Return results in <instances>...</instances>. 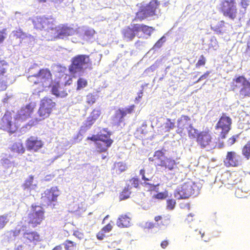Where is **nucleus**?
I'll return each mask as SVG.
<instances>
[{
    "instance_id": "nucleus-1",
    "label": "nucleus",
    "mask_w": 250,
    "mask_h": 250,
    "mask_svg": "<svg viewBox=\"0 0 250 250\" xmlns=\"http://www.w3.org/2000/svg\"><path fill=\"white\" fill-rule=\"evenodd\" d=\"M32 23L36 29L46 31L51 40L63 39L72 36L75 32L73 28L66 24H60L54 27L56 22L51 16H36L32 19Z\"/></svg>"
},
{
    "instance_id": "nucleus-2",
    "label": "nucleus",
    "mask_w": 250,
    "mask_h": 250,
    "mask_svg": "<svg viewBox=\"0 0 250 250\" xmlns=\"http://www.w3.org/2000/svg\"><path fill=\"white\" fill-rule=\"evenodd\" d=\"M154 31V28L145 24L133 23L127 26L122 31L123 39L128 42L132 41L137 36L139 38L144 36H150Z\"/></svg>"
},
{
    "instance_id": "nucleus-3",
    "label": "nucleus",
    "mask_w": 250,
    "mask_h": 250,
    "mask_svg": "<svg viewBox=\"0 0 250 250\" xmlns=\"http://www.w3.org/2000/svg\"><path fill=\"white\" fill-rule=\"evenodd\" d=\"M161 2L158 0H151L145 5L140 7L133 21H143L148 17L157 16L161 13Z\"/></svg>"
},
{
    "instance_id": "nucleus-4",
    "label": "nucleus",
    "mask_w": 250,
    "mask_h": 250,
    "mask_svg": "<svg viewBox=\"0 0 250 250\" xmlns=\"http://www.w3.org/2000/svg\"><path fill=\"white\" fill-rule=\"evenodd\" d=\"M149 162L154 163L156 170L163 168L165 170H173L176 167V163L173 159L167 157L162 150H156L153 156L148 158Z\"/></svg>"
},
{
    "instance_id": "nucleus-5",
    "label": "nucleus",
    "mask_w": 250,
    "mask_h": 250,
    "mask_svg": "<svg viewBox=\"0 0 250 250\" xmlns=\"http://www.w3.org/2000/svg\"><path fill=\"white\" fill-rule=\"evenodd\" d=\"M56 103L53 99L44 97L41 99L39 104V107L37 114L38 118L35 119L36 122H40L48 118L53 111L56 108Z\"/></svg>"
},
{
    "instance_id": "nucleus-6",
    "label": "nucleus",
    "mask_w": 250,
    "mask_h": 250,
    "mask_svg": "<svg viewBox=\"0 0 250 250\" xmlns=\"http://www.w3.org/2000/svg\"><path fill=\"white\" fill-rule=\"evenodd\" d=\"M45 218V210L43 207L32 204L27 214L26 221L29 227L35 228L42 223Z\"/></svg>"
},
{
    "instance_id": "nucleus-7",
    "label": "nucleus",
    "mask_w": 250,
    "mask_h": 250,
    "mask_svg": "<svg viewBox=\"0 0 250 250\" xmlns=\"http://www.w3.org/2000/svg\"><path fill=\"white\" fill-rule=\"evenodd\" d=\"M27 79L32 85L40 84L42 87H47L52 82V74L49 68H43L36 74L28 76Z\"/></svg>"
},
{
    "instance_id": "nucleus-8",
    "label": "nucleus",
    "mask_w": 250,
    "mask_h": 250,
    "mask_svg": "<svg viewBox=\"0 0 250 250\" xmlns=\"http://www.w3.org/2000/svg\"><path fill=\"white\" fill-rule=\"evenodd\" d=\"M61 191L57 186L52 187L43 191L41 194L42 202L47 207L54 208L58 202Z\"/></svg>"
},
{
    "instance_id": "nucleus-9",
    "label": "nucleus",
    "mask_w": 250,
    "mask_h": 250,
    "mask_svg": "<svg viewBox=\"0 0 250 250\" xmlns=\"http://www.w3.org/2000/svg\"><path fill=\"white\" fill-rule=\"evenodd\" d=\"M91 61L88 55H78L72 59L71 63L69 66V71L72 74L81 72L85 65H91Z\"/></svg>"
},
{
    "instance_id": "nucleus-10",
    "label": "nucleus",
    "mask_w": 250,
    "mask_h": 250,
    "mask_svg": "<svg viewBox=\"0 0 250 250\" xmlns=\"http://www.w3.org/2000/svg\"><path fill=\"white\" fill-rule=\"evenodd\" d=\"M231 119L227 116L226 113H222L215 126V129L219 131V138L221 139L226 138L231 129Z\"/></svg>"
},
{
    "instance_id": "nucleus-11",
    "label": "nucleus",
    "mask_w": 250,
    "mask_h": 250,
    "mask_svg": "<svg viewBox=\"0 0 250 250\" xmlns=\"http://www.w3.org/2000/svg\"><path fill=\"white\" fill-rule=\"evenodd\" d=\"M220 11L225 17L234 20L237 14L235 0H223L220 3Z\"/></svg>"
},
{
    "instance_id": "nucleus-12",
    "label": "nucleus",
    "mask_w": 250,
    "mask_h": 250,
    "mask_svg": "<svg viewBox=\"0 0 250 250\" xmlns=\"http://www.w3.org/2000/svg\"><path fill=\"white\" fill-rule=\"evenodd\" d=\"M199 189L195 183L189 180L185 182L179 189L178 193L182 198H188L189 196L197 194Z\"/></svg>"
},
{
    "instance_id": "nucleus-13",
    "label": "nucleus",
    "mask_w": 250,
    "mask_h": 250,
    "mask_svg": "<svg viewBox=\"0 0 250 250\" xmlns=\"http://www.w3.org/2000/svg\"><path fill=\"white\" fill-rule=\"evenodd\" d=\"M242 162V156L236 151H229L227 152L223 163L227 167H237Z\"/></svg>"
},
{
    "instance_id": "nucleus-14",
    "label": "nucleus",
    "mask_w": 250,
    "mask_h": 250,
    "mask_svg": "<svg viewBox=\"0 0 250 250\" xmlns=\"http://www.w3.org/2000/svg\"><path fill=\"white\" fill-rule=\"evenodd\" d=\"M36 104L30 102L22 106L16 114L15 119L18 121L23 122L31 117L34 113Z\"/></svg>"
},
{
    "instance_id": "nucleus-15",
    "label": "nucleus",
    "mask_w": 250,
    "mask_h": 250,
    "mask_svg": "<svg viewBox=\"0 0 250 250\" xmlns=\"http://www.w3.org/2000/svg\"><path fill=\"white\" fill-rule=\"evenodd\" d=\"M12 119L11 113L6 111L0 121V129L11 133L15 132L17 127L12 123Z\"/></svg>"
},
{
    "instance_id": "nucleus-16",
    "label": "nucleus",
    "mask_w": 250,
    "mask_h": 250,
    "mask_svg": "<svg viewBox=\"0 0 250 250\" xmlns=\"http://www.w3.org/2000/svg\"><path fill=\"white\" fill-rule=\"evenodd\" d=\"M41 240L40 235L35 231H25L22 235L24 244L29 247H33Z\"/></svg>"
},
{
    "instance_id": "nucleus-17",
    "label": "nucleus",
    "mask_w": 250,
    "mask_h": 250,
    "mask_svg": "<svg viewBox=\"0 0 250 250\" xmlns=\"http://www.w3.org/2000/svg\"><path fill=\"white\" fill-rule=\"evenodd\" d=\"M44 143L37 137L31 136L25 141V146L29 151L38 152L43 146Z\"/></svg>"
},
{
    "instance_id": "nucleus-18",
    "label": "nucleus",
    "mask_w": 250,
    "mask_h": 250,
    "mask_svg": "<svg viewBox=\"0 0 250 250\" xmlns=\"http://www.w3.org/2000/svg\"><path fill=\"white\" fill-rule=\"evenodd\" d=\"M196 142L202 148L213 146L212 138L208 131H203L197 134Z\"/></svg>"
},
{
    "instance_id": "nucleus-19",
    "label": "nucleus",
    "mask_w": 250,
    "mask_h": 250,
    "mask_svg": "<svg viewBox=\"0 0 250 250\" xmlns=\"http://www.w3.org/2000/svg\"><path fill=\"white\" fill-rule=\"evenodd\" d=\"M135 106L134 104L128 106L125 109L119 108L115 113L112 120L118 125H120L124 121V118L127 114L132 113L135 109Z\"/></svg>"
},
{
    "instance_id": "nucleus-20",
    "label": "nucleus",
    "mask_w": 250,
    "mask_h": 250,
    "mask_svg": "<svg viewBox=\"0 0 250 250\" xmlns=\"http://www.w3.org/2000/svg\"><path fill=\"white\" fill-rule=\"evenodd\" d=\"M190 118L187 115H182L177 120V129L176 132L181 135L185 134V129H187L190 125Z\"/></svg>"
},
{
    "instance_id": "nucleus-21",
    "label": "nucleus",
    "mask_w": 250,
    "mask_h": 250,
    "mask_svg": "<svg viewBox=\"0 0 250 250\" xmlns=\"http://www.w3.org/2000/svg\"><path fill=\"white\" fill-rule=\"evenodd\" d=\"M248 81L244 76H239L233 79L231 85L232 90L239 92Z\"/></svg>"
},
{
    "instance_id": "nucleus-22",
    "label": "nucleus",
    "mask_w": 250,
    "mask_h": 250,
    "mask_svg": "<svg viewBox=\"0 0 250 250\" xmlns=\"http://www.w3.org/2000/svg\"><path fill=\"white\" fill-rule=\"evenodd\" d=\"M116 224L120 228H127L131 226V218L127 214L120 215L117 220Z\"/></svg>"
},
{
    "instance_id": "nucleus-23",
    "label": "nucleus",
    "mask_w": 250,
    "mask_h": 250,
    "mask_svg": "<svg viewBox=\"0 0 250 250\" xmlns=\"http://www.w3.org/2000/svg\"><path fill=\"white\" fill-rule=\"evenodd\" d=\"M51 93L57 97L64 98L67 95V93L65 90L60 87V84L58 83H55L52 87Z\"/></svg>"
},
{
    "instance_id": "nucleus-24",
    "label": "nucleus",
    "mask_w": 250,
    "mask_h": 250,
    "mask_svg": "<svg viewBox=\"0 0 250 250\" xmlns=\"http://www.w3.org/2000/svg\"><path fill=\"white\" fill-rule=\"evenodd\" d=\"M154 220L159 226H167L170 223V217L169 215H158L154 217Z\"/></svg>"
},
{
    "instance_id": "nucleus-25",
    "label": "nucleus",
    "mask_w": 250,
    "mask_h": 250,
    "mask_svg": "<svg viewBox=\"0 0 250 250\" xmlns=\"http://www.w3.org/2000/svg\"><path fill=\"white\" fill-rule=\"evenodd\" d=\"M106 142H103V141H98L95 143L96 149L98 151L100 152H105L107 150L108 148L110 146L112 143H111V142L109 141H106Z\"/></svg>"
},
{
    "instance_id": "nucleus-26",
    "label": "nucleus",
    "mask_w": 250,
    "mask_h": 250,
    "mask_svg": "<svg viewBox=\"0 0 250 250\" xmlns=\"http://www.w3.org/2000/svg\"><path fill=\"white\" fill-rule=\"evenodd\" d=\"M11 151L18 154H22L25 151V148L21 143H15L10 148Z\"/></svg>"
},
{
    "instance_id": "nucleus-27",
    "label": "nucleus",
    "mask_w": 250,
    "mask_h": 250,
    "mask_svg": "<svg viewBox=\"0 0 250 250\" xmlns=\"http://www.w3.org/2000/svg\"><path fill=\"white\" fill-rule=\"evenodd\" d=\"M239 95L242 98L250 97V82L248 81L241 88L239 92Z\"/></svg>"
},
{
    "instance_id": "nucleus-28",
    "label": "nucleus",
    "mask_w": 250,
    "mask_h": 250,
    "mask_svg": "<svg viewBox=\"0 0 250 250\" xmlns=\"http://www.w3.org/2000/svg\"><path fill=\"white\" fill-rule=\"evenodd\" d=\"M242 153L247 160L250 158V140L242 147Z\"/></svg>"
},
{
    "instance_id": "nucleus-29",
    "label": "nucleus",
    "mask_w": 250,
    "mask_h": 250,
    "mask_svg": "<svg viewBox=\"0 0 250 250\" xmlns=\"http://www.w3.org/2000/svg\"><path fill=\"white\" fill-rule=\"evenodd\" d=\"M63 245L65 250H77L76 244L70 240H66Z\"/></svg>"
},
{
    "instance_id": "nucleus-30",
    "label": "nucleus",
    "mask_w": 250,
    "mask_h": 250,
    "mask_svg": "<svg viewBox=\"0 0 250 250\" xmlns=\"http://www.w3.org/2000/svg\"><path fill=\"white\" fill-rule=\"evenodd\" d=\"M9 221V215L8 214L0 215V229L4 228Z\"/></svg>"
},
{
    "instance_id": "nucleus-31",
    "label": "nucleus",
    "mask_w": 250,
    "mask_h": 250,
    "mask_svg": "<svg viewBox=\"0 0 250 250\" xmlns=\"http://www.w3.org/2000/svg\"><path fill=\"white\" fill-rule=\"evenodd\" d=\"M175 127V123L170 119L167 118L164 123V128L167 131H169Z\"/></svg>"
},
{
    "instance_id": "nucleus-32",
    "label": "nucleus",
    "mask_w": 250,
    "mask_h": 250,
    "mask_svg": "<svg viewBox=\"0 0 250 250\" xmlns=\"http://www.w3.org/2000/svg\"><path fill=\"white\" fill-rule=\"evenodd\" d=\"M101 114V110L99 109L95 108L93 109L92 112L90 113L89 117L96 122V121L100 117Z\"/></svg>"
},
{
    "instance_id": "nucleus-33",
    "label": "nucleus",
    "mask_w": 250,
    "mask_h": 250,
    "mask_svg": "<svg viewBox=\"0 0 250 250\" xmlns=\"http://www.w3.org/2000/svg\"><path fill=\"white\" fill-rule=\"evenodd\" d=\"M96 101V95L89 93L86 96V103L89 105L93 104Z\"/></svg>"
},
{
    "instance_id": "nucleus-34",
    "label": "nucleus",
    "mask_w": 250,
    "mask_h": 250,
    "mask_svg": "<svg viewBox=\"0 0 250 250\" xmlns=\"http://www.w3.org/2000/svg\"><path fill=\"white\" fill-rule=\"evenodd\" d=\"M87 85V80L83 78H80L77 81V90H80Z\"/></svg>"
},
{
    "instance_id": "nucleus-35",
    "label": "nucleus",
    "mask_w": 250,
    "mask_h": 250,
    "mask_svg": "<svg viewBox=\"0 0 250 250\" xmlns=\"http://www.w3.org/2000/svg\"><path fill=\"white\" fill-rule=\"evenodd\" d=\"M143 186L145 188H147L148 191H157L158 188L157 187L159 186V184L157 185H153L152 184H150L149 183L146 182L145 181L143 183Z\"/></svg>"
},
{
    "instance_id": "nucleus-36",
    "label": "nucleus",
    "mask_w": 250,
    "mask_h": 250,
    "mask_svg": "<svg viewBox=\"0 0 250 250\" xmlns=\"http://www.w3.org/2000/svg\"><path fill=\"white\" fill-rule=\"evenodd\" d=\"M187 129H188V135L189 137L191 139L196 138L197 134L199 133H197V130L194 128L191 125H190L188 128Z\"/></svg>"
},
{
    "instance_id": "nucleus-37",
    "label": "nucleus",
    "mask_w": 250,
    "mask_h": 250,
    "mask_svg": "<svg viewBox=\"0 0 250 250\" xmlns=\"http://www.w3.org/2000/svg\"><path fill=\"white\" fill-rule=\"evenodd\" d=\"M98 141H103L106 142V141H109L111 142V143H113V141L110 138V134L107 133L106 134H101L98 136Z\"/></svg>"
},
{
    "instance_id": "nucleus-38",
    "label": "nucleus",
    "mask_w": 250,
    "mask_h": 250,
    "mask_svg": "<svg viewBox=\"0 0 250 250\" xmlns=\"http://www.w3.org/2000/svg\"><path fill=\"white\" fill-rule=\"evenodd\" d=\"M8 63L4 60H0V76H3L6 72Z\"/></svg>"
},
{
    "instance_id": "nucleus-39",
    "label": "nucleus",
    "mask_w": 250,
    "mask_h": 250,
    "mask_svg": "<svg viewBox=\"0 0 250 250\" xmlns=\"http://www.w3.org/2000/svg\"><path fill=\"white\" fill-rule=\"evenodd\" d=\"M224 21H222L218 24L212 26L211 29L217 34H221L222 33V28L224 26Z\"/></svg>"
},
{
    "instance_id": "nucleus-40",
    "label": "nucleus",
    "mask_w": 250,
    "mask_h": 250,
    "mask_svg": "<svg viewBox=\"0 0 250 250\" xmlns=\"http://www.w3.org/2000/svg\"><path fill=\"white\" fill-rule=\"evenodd\" d=\"M34 180V176L30 175L28 178L25 181L23 184V187L25 189L30 188L33 184Z\"/></svg>"
},
{
    "instance_id": "nucleus-41",
    "label": "nucleus",
    "mask_w": 250,
    "mask_h": 250,
    "mask_svg": "<svg viewBox=\"0 0 250 250\" xmlns=\"http://www.w3.org/2000/svg\"><path fill=\"white\" fill-rule=\"evenodd\" d=\"M95 121H94L93 119L88 116L83 124V127L85 129L90 128L91 126L95 123Z\"/></svg>"
},
{
    "instance_id": "nucleus-42",
    "label": "nucleus",
    "mask_w": 250,
    "mask_h": 250,
    "mask_svg": "<svg viewBox=\"0 0 250 250\" xmlns=\"http://www.w3.org/2000/svg\"><path fill=\"white\" fill-rule=\"evenodd\" d=\"M168 196L167 192H161L157 193L153 196V198L159 200H163L166 199Z\"/></svg>"
},
{
    "instance_id": "nucleus-43",
    "label": "nucleus",
    "mask_w": 250,
    "mask_h": 250,
    "mask_svg": "<svg viewBox=\"0 0 250 250\" xmlns=\"http://www.w3.org/2000/svg\"><path fill=\"white\" fill-rule=\"evenodd\" d=\"M206 59L205 57L203 55H201L200 56L198 62L195 64V66L196 68H199L201 66H203L206 64Z\"/></svg>"
},
{
    "instance_id": "nucleus-44",
    "label": "nucleus",
    "mask_w": 250,
    "mask_h": 250,
    "mask_svg": "<svg viewBox=\"0 0 250 250\" xmlns=\"http://www.w3.org/2000/svg\"><path fill=\"white\" fill-rule=\"evenodd\" d=\"M8 233L10 237L15 238L20 235L21 229H15L9 231Z\"/></svg>"
},
{
    "instance_id": "nucleus-45",
    "label": "nucleus",
    "mask_w": 250,
    "mask_h": 250,
    "mask_svg": "<svg viewBox=\"0 0 250 250\" xmlns=\"http://www.w3.org/2000/svg\"><path fill=\"white\" fill-rule=\"evenodd\" d=\"M176 202L174 199H168L167 201V208L168 209H173L174 208Z\"/></svg>"
},
{
    "instance_id": "nucleus-46",
    "label": "nucleus",
    "mask_w": 250,
    "mask_h": 250,
    "mask_svg": "<svg viewBox=\"0 0 250 250\" xmlns=\"http://www.w3.org/2000/svg\"><path fill=\"white\" fill-rule=\"evenodd\" d=\"M166 42V37L165 36L162 37L154 44L155 48H160L162 46L163 43Z\"/></svg>"
},
{
    "instance_id": "nucleus-47",
    "label": "nucleus",
    "mask_w": 250,
    "mask_h": 250,
    "mask_svg": "<svg viewBox=\"0 0 250 250\" xmlns=\"http://www.w3.org/2000/svg\"><path fill=\"white\" fill-rule=\"evenodd\" d=\"M95 31L92 28H89L85 30L84 32V36L88 38H91L94 36Z\"/></svg>"
},
{
    "instance_id": "nucleus-48",
    "label": "nucleus",
    "mask_w": 250,
    "mask_h": 250,
    "mask_svg": "<svg viewBox=\"0 0 250 250\" xmlns=\"http://www.w3.org/2000/svg\"><path fill=\"white\" fill-rule=\"evenodd\" d=\"M6 38V29L3 28L0 31V44L2 43Z\"/></svg>"
},
{
    "instance_id": "nucleus-49",
    "label": "nucleus",
    "mask_w": 250,
    "mask_h": 250,
    "mask_svg": "<svg viewBox=\"0 0 250 250\" xmlns=\"http://www.w3.org/2000/svg\"><path fill=\"white\" fill-rule=\"evenodd\" d=\"M130 182L131 183V185L136 188L139 187V179L137 177H133L130 180Z\"/></svg>"
},
{
    "instance_id": "nucleus-50",
    "label": "nucleus",
    "mask_w": 250,
    "mask_h": 250,
    "mask_svg": "<svg viewBox=\"0 0 250 250\" xmlns=\"http://www.w3.org/2000/svg\"><path fill=\"white\" fill-rule=\"evenodd\" d=\"M129 196V193L127 189H125L121 193H120V198L122 200L127 199Z\"/></svg>"
},
{
    "instance_id": "nucleus-51",
    "label": "nucleus",
    "mask_w": 250,
    "mask_h": 250,
    "mask_svg": "<svg viewBox=\"0 0 250 250\" xmlns=\"http://www.w3.org/2000/svg\"><path fill=\"white\" fill-rule=\"evenodd\" d=\"M7 87V82L4 80H0V91L5 90Z\"/></svg>"
},
{
    "instance_id": "nucleus-52",
    "label": "nucleus",
    "mask_w": 250,
    "mask_h": 250,
    "mask_svg": "<svg viewBox=\"0 0 250 250\" xmlns=\"http://www.w3.org/2000/svg\"><path fill=\"white\" fill-rule=\"evenodd\" d=\"M112 229V226L110 223L107 224L106 225L104 226L102 230L103 231L106 232H110Z\"/></svg>"
},
{
    "instance_id": "nucleus-53",
    "label": "nucleus",
    "mask_w": 250,
    "mask_h": 250,
    "mask_svg": "<svg viewBox=\"0 0 250 250\" xmlns=\"http://www.w3.org/2000/svg\"><path fill=\"white\" fill-rule=\"evenodd\" d=\"M236 138L237 137H236L235 136H233L229 138V139L227 140L228 145L229 146H231L232 145H233L236 141Z\"/></svg>"
},
{
    "instance_id": "nucleus-54",
    "label": "nucleus",
    "mask_w": 250,
    "mask_h": 250,
    "mask_svg": "<svg viewBox=\"0 0 250 250\" xmlns=\"http://www.w3.org/2000/svg\"><path fill=\"white\" fill-rule=\"evenodd\" d=\"M73 235H74L75 237H77L79 239H82L84 237L83 233L78 230L74 231Z\"/></svg>"
},
{
    "instance_id": "nucleus-55",
    "label": "nucleus",
    "mask_w": 250,
    "mask_h": 250,
    "mask_svg": "<svg viewBox=\"0 0 250 250\" xmlns=\"http://www.w3.org/2000/svg\"><path fill=\"white\" fill-rule=\"evenodd\" d=\"M115 167L118 168L120 172H122L125 170V166L122 163L119 162L115 165Z\"/></svg>"
},
{
    "instance_id": "nucleus-56",
    "label": "nucleus",
    "mask_w": 250,
    "mask_h": 250,
    "mask_svg": "<svg viewBox=\"0 0 250 250\" xmlns=\"http://www.w3.org/2000/svg\"><path fill=\"white\" fill-rule=\"evenodd\" d=\"M104 232L102 230L97 233L96 235V237L97 239L99 240H102L105 237Z\"/></svg>"
},
{
    "instance_id": "nucleus-57",
    "label": "nucleus",
    "mask_w": 250,
    "mask_h": 250,
    "mask_svg": "<svg viewBox=\"0 0 250 250\" xmlns=\"http://www.w3.org/2000/svg\"><path fill=\"white\" fill-rule=\"evenodd\" d=\"M139 173L142 176V180H143L145 181H149V179L147 178L145 176L146 170L145 169H141L140 170Z\"/></svg>"
},
{
    "instance_id": "nucleus-58",
    "label": "nucleus",
    "mask_w": 250,
    "mask_h": 250,
    "mask_svg": "<svg viewBox=\"0 0 250 250\" xmlns=\"http://www.w3.org/2000/svg\"><path fill=\"white\" fill-rule=\"evenodd\" d=\"M194 216V214H193L192 213L189 214L188 215L187 218L186 219V221L188 223H190V222H192L194 220V218H193Z\"/></svg>"
},
{
    "instance_id": "nucleus-59",
    "label": "nucleus",
    "mask_w": 250,
    "mask_h": 250,
    "mask_svg": "<svg viewBox=\"0 0 250 250\" xmlns=\"http://www.w3.org/2000/svg\"><path fill=\"white\" fill-rule=\"evenodd\" d=\"M168 245V242L167 240L163 241L161 243V246L162 248L165 249Z\"/></svg>"
},
{
    "instance_id": "nucleus-60",
    "label": "nucleus",
    "mask_w": 250,
    "mask_h": 250,
    "mask_svg": "<svg viewBox=\"0 0 250 250\" xmlns=\"http://www.w3.org/2000/svg\"><path fill=\"white\" fill-rule=\"evenodd\" d=\"M13 32L15 33V35L18 37H21L22 35H24V33L21 30H17Z\"/></svg>"
},
{
    "instance_id": "nucleus-61",
    "label": "nucleus",
    "mask_w": 250,
    "mask_h": 250,
    "mask_svg": "<svg viewBox=\"0 0 250 250\" xmlns=\"http://www.w3.org/2000/svg\"><path fill=\"white\" fill-rule=\"evenodd\" d=\"M240 4L245 8H246L248 5L247 0H241Z\"/></svg>"
},
{
    "instance_id": "nucleus-62",
    "label": "nucleus",
    "mask_w": 250,
    "mask_h": 250,
    "mask_svg": "<svg viewBox=\"0 0 250 250\" xmlns=\"http://www.w3.org/2000/svg\"><path fill=\"white\" fill-rule=\"evenodd\" d=\"M87 140H90L93 141H98V136L93 135L91 137H88Z\"/></svg>"
},
{
    "instance_id": "nucleus-63",
    "label": "nucleus",
    "mask_w": 250,
    "mask_h": 250,
    "mask_svg": "<svg viewBox=\"0 0 250 250\" xmlns=\"http://www.w3.org/2000/svg\"><path fill=\"white\" fill-rule=\"evenodd\" d=\"M143 92L142 90H141L140 92H139L138 93V96L136 98V100L139 101L142 98V97L143 96Z\"/></svg>"
},
{
    "instance_id": "nucleus-64",
    "label": "nucleus",
    "mask_w": 250,
    "mask_h": 250,
    "mask_svg": "<svg viewBox=\"0 0 250 250\" xmlns=\"http://www.w3.org/2000/svg\"><path fill=\"white\" fill-rule=\"evenodd\" d=\"M246 52L249 56H250V42L248 43Z\"/></svg>"
}]
</instances>
